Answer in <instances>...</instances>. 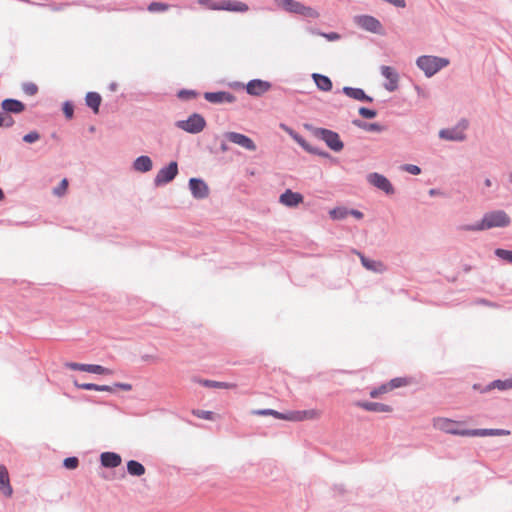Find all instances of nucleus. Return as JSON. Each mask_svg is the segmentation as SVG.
<instances>
[{
  "label": "nucleus",
  "mask_w": 512,
  "mask_h": 512,
  "mask_svg": "<svg viewBox=\"0 0 512 512\" xmlns=\"http://www.w3.org/2000/svg\"><path fill=\"white\" fill-rule=\"evenodd\" d=\"M511 224L510 216L504 210L486 212L482 219L474 224L459 226L462 231H483L492 228H505Z\"/></svg>",
  "instance_id": "obj_1"
},
{
  "label": "nucleus",
  "mask_w": 512,
  "mask_h": 512,
  "mask_svg": "<svg viewBox=\"0 0 512 512\" xmlns=\"http://www.w3.org/2000/svg\"><path fill=\"white\" fill-rule=\"evenodd\" d=\"M304 126L315 138L324 141L332 151L340 152L343 150L344 143L337 132L327 128L315 127L312 124H305Z\"/></svg>",
  "instance_id": "obj_2"
},
{
  "label": "nucleus",
  "mask_w": 512,
  "mask_h": 512,
  "mask_svg": "<svg viewBox=\"0 0 512 512\" xmlns=\"http://www.w3.org/2000/svg\"><path fill=\"white\" fill-rule=\"evenodd\" d=\"M416 65L424 72L426 77L430 78L442 68L448 66L449 59L438 56L422 55L417 58Z\"/></svg>",
  "instance_id": "obj_3"
},
{
  "label": "nucleus",
  "mask_w": 512,
  "mask_h": 512,
  "mask_svg": "<svg viewBox=\"0 0 512 512\" xmlns=\"http://www.w3.org/2000/svg\"><path fill=\"white\" fill-rule=\"evenodd\" d=\"M206 125L207 123L205 118L199 113H192L187 119L178 120L175 123L177 128L190 134H198L202 132Z\"/></svg>",
  "instance_id": "obj_4"
},
{
  "label": "nucleus",
  "mask_w": 512,
  "mask_h": 512,
  "mask_svg": "<svg viewBox=\"0 0 512 512\" xmlns=\"http://www.w3.org/2000/svg\"><path fill=\"white\" fill-rule=\"evenodd\" d=\"M281 128L297 143L299 144L306 152L320 156L322 158H332L331 155L324 150L319 149L318 147H315L311 145L306 139L300 135L298 132H296L291 127L281 124Z\"/></svg>",
  "instance_id": "obj_5"
},
{
  "label": "nucleus",
  "mask_w": 512,
  "mask_h": 512,
  "mask_svg": "<svg viewBox=\"0 0 512 512\" xmlns=\"http://www.w3.org/2000/svg\"><path fill=\"white\" fill-rule=\"evenodd\" d=\"M354 23L362 28L365 31L382 35L384 33L383 31V25L381 22L371 15H356L353 18Z\"/></svg>",
  "instance_id": "obj_6"
},
{
  "label": "nucleus",
  "mask_w": 512,
  "mask_h": 512,
  "mask_svg": "<svg viewBox=\"0 0 512 512\" xmlns=\"http://www.w3.org/2000/svg\"><path fill=\"white\" fill-rule=\"evenodd\" d=\"M179 173L178 163L171 161L168 165L161 168L154 178V185L156 187L164 186L172 182Z\"/></svg>",
  "instance_id": "obj_7"
},
{
  "label": "nucleus",
  "mask_w": 512,
  "mask_h": 512,
  "mask_svg": "<svg viewBox=\"0 0 512 512\" xmlns=\"http://www.w3.org/2000/svg\"><path fill=\"white\" fill-rule=\"evenodd\" d=\"M235 85L245 88L247 94L261 97L272 88V83L262 79H252L246 85L236 82Z\"/></svg>",
  "instance_id": "obj_8"
},
{
  "label": "nucleus",
  "mask_w": 512,
  "mask_h": 512,
  "mask_svg": "<svg viewBox=\"0 0 512 512\" xmlns=\"http://www.w3.org/2000/svg\"><path fill=\"white\" fill-rule=\"evenodd\" d=\"M456 421L448 418L438 417L434 419V427L439 430L457 436H470V429H458L455 427Z\"/></svg>",
  "instance_id": "obj_9"
},
{
  "label": "nucleus",
  "mask_w": 512,
  "mask_h": 512,
  "mask_svg": "<svg viewBox=\"0 0 512 512\" xmlns=\"http://www.w3.org/2000/svg\"><path fill=\"white\" fill-rule=\"evenodd\" d=\"M367 181L370 185L376 187L377 189L383 191L386 195H393L395 193V188L389 179L377 172H372L367 175Z\"/></svg>",
  "instance_id": "obj_10"
},
{
  "label": "nucleus",
  "mask_w": 512,
  "mask_h": 512,
  "mask_svg": "<svg viewBox=\"0 0 512 512\" xmlns=\"http://www.w3.org/2000/svg\"><path fill=\"white\" fill-rule=\"evenodd\" d=\"M212 10H224L229 12L245 13L249 10V6L238 0H221L209 6Z\"/></svg>",
  "instance_id": "obj_11"
},
{
  "label": "nucleus",
  "mask_w": 512,
  "mask_h": 512,
  "mask_svg": "<svg viewBox=\"0 0 512 512\" xmlns=\"http://www.w3.org/2000/svg\"><path fill=\"white\" fill-rule=\"evenodd\" d=\"M188 186L192 196L197 200H203L209 196V186L202 178H190Z\"/></svg>",
  "instance_id": "obj_12"
},
{
  "label": "nucleus",
  "mask_w": 512,
  "mask_h": 512,
  "mask_svg": "<svg viewBox=\"0 0 512 512\" xmlns=\"http://www.w3.org/2000/svg\"><path fill=\"white\" fill-rule=\"evenodd\" d=\"M65 366L71 370L84 371L88 373L98 374V375H110L112 374V370L106 368L104 366L98 364H82L77 362H67Z\"/></svg>",
  "instance_id": "obj_13"
},
{
  "label": "nucleus",
  "mask_w": 512,
  "mask_h": 512,
  "mask_svg": "<svg viewBox=\"0 0 512 512\" xmlns=\"http://www.w3.org/2000/svg\"><path fill=\"white\" fill-rule=\"evenodd\" d=\"M224 137L226 140L234 144H237L248 151H255L257 149V146L254 143V141L244 134L229 131L224 133Z\"/></svg>",
  "instance_id": "obj_14"
},
{
  "label": "nucleus",
  "mask_w": 512,
  "mask_h": 512,
  "mask_svg": "<svg viewBox=\"0 0 512 512\" xmlns=\"http://www.w3.org/2000/svg\"><path fill=\"white\" fill-rule=\"evenodd\" d=\"M203 97L213 104L234 103L236 101L235 95L228 91L205 92Z\"/></svg>",
  "instance_id": "obj_15"
},
{
  "label": "nucleus",
  "mask_w": 512,
  "mask_h": 512,
  "mask_svg": "<svg viewBox=\"0 0 512 512\" xmlns=\"http://www.w3.org/2000/svg\"><path fill=\"white\" fill-rule=\"evenodd\" d=\"M381 74L388 82L384 84V88L389 92H394L398 89L399 74L390 66H381Z\"/></svg>",
  "instance_id": "obj_16"
},
{
  "label": "nucleus",
  "mask_w": 512,
  "mask_h": 512,
  "mask_svg": "<svg viewBox=\"0 0 512 512\" xmlns=\"http://www.w3.org/2000/svg\"><path fill=\"white\" fill-rule=\"evenodd\" d=\"M304 201V197L299 192L286 189L279 198V202L286 207L294 208Z\"/></svg>",
  "instance_id": "obj_17"
},
{
  "label": "nucleus",
  "mask_w": 512,
  "mask_h": 512,
  "mask_svg": "<svg viewBox=\"0 0 512 512\" xmlns=\"http://www.w3.org/2000/svg\"><path fill=\"white\" fill-rule=\"evenodd\" d=\"M319 415L318 411L314 409L310 410H294V411H288L285 412V420L287 421H293V422H300L308 419H315Z\"/></svg>",
  "instance_id": "obj_18"
},
{
  "label": "nucleus",
  "mask_w": 512,
  "mask_h": 512,
  "mask_svg": "<svg viewBox=\"0 0 512 512\" xmlns=\"http://www.w3.org/2000/svg\"><path fill=\"white\" fill-rule=\"evenodd\" d=\"M341 92L345 94L347 97L360 102L371 103L374 100L373 97L367 95L362 88L358 87L344 86Z\"/></svg>",
  "instance_id": "obj_19"
},
{
  "label": "nucleus",
  "mask_w": 512,
  "mask_h": 512,
  "mask_svg": "<svg viewBox=\"0 0 512 512\" xmlns=\"http://www.w3.org/2000/svg\"><path fill=\"white\" fill-rule=\"evenodd\" d=\"M355 405L366 411L375 413H390L393 411V408L390 405L379 402L357 401Z\"/></svg>",
  "instance_id": "obj_20"
},
{
  "label": "nucleus",
  "mask_w": 512,
  "mask_h": 512,
  "mask_svg": "<svg viewBox=\"0 0 512 512\" xmlns=\"http://www.w3.org/2000/svg\"><path fill=\"white\" fill-rule=\"evenodd\" d=\"M1 107L5 113L13 114L22 113L26 108L25 104L22 101L14 98L4 99L1 103Z\"/></svg>",
  "instance_id": "obj_21"
},
{
  "label": "nucleus",
  "mask_w": 512,
  "mask_h": 512,
  "mask_svg": "<svg viewBox=\"0 0 512 512\" xmlns=\"http://www.w3.org/2000/svg\"><path fill=\"white\" fill-rule=\"evenodd\" d=\"M439 138L447 141H464L466 134L459 127L445 128L439 131Z\"/></svg>",
  "instance_id": "obj_22"
},
{
  "label": "nucleus",
  "mask_w": 512,
  "mask_h": 512,
  "mask_svg": "<svg viewBox=\"0 0 512 512\" xmlns=\"http://www.w3.org/2000/svg\"><path fill=\"white\" fill-rule=\"evenodd\" d=\"M122 462L121 456L116 452H102L100 455V463L105 468H116Z\"/></svg>",
  "instance_id": "obj_23"
},
{
  "label": "nucleus",
  "mask_w": 512,
  "mask_h": 512,
  "mask_svg": "<svg viewBox=\"0 0 512 512\" xmlns=\"http://www.w3.org/2000/svg\"><path fill=\"white\" fill-rule=\"evenodd\" d=\"M132 167L137 172L147 173L152 170L153 162L149 156L141 155L133 161Z\"/></svg>",
  "instance_id": "obj_24"
},
{
  "label": "nucleus",
  "mask_w": 512,
  "mask_h": 512,
  "mask_svg": "<svg viewBox=\"0 0 512 512\" xmlns=\"http://www.w3.org/2000/svg\"><path fill=\"white\" fill-rule=\"evenodd\" d=\"M0 491L6 496L11 497L13 494L12 486L10 485L9 474L5 466H0Z\"/></svg>",
  "instance_id": "obj_25"
},
{
  "label": "nucleus",
  "mask_w": 512,
  "mask_h": 512,
  "mask_svg": "<svg viewBox=\"0 0 512 512\" xmlns=\"http://www.w3.org/2000/svg\"><path fill=\"white\" fill-rule=\"evenodd\" d=\"M102 97L98 92H87L85 95V104L89 107L94 114L99 113V109L101 106Z\"/></svg>",
  "instance_id": "obj_26"
},
{
  "label": "nucleus",
  "mask_w": 512,
  "mask_h": 512,
  "mask_svg": "<svg viewBox=\"0 0 512 512\" xmlns=\"http://www.w3.org/2000/svg\"><path fill=\"white\" fill-rule=\"evenodd\" d=\"M510 431L505 429H470V437L502 436L509 435Z\"/></svg>",
  "instance_id": "obj_27"
},
{
  "label": "nucleus",
  "mask_w": 512,
  "mask_h": 512,
  "mask_svg": "<svg viewBox=\"0 0 512 512\" xmlns=\"http://www.w3.org/2000/svg\"><path fill=\"white\" fill-rule=\"evenodd\" d=\"M312 79H313L316 87L321 91L329 92L333 88V83H332L331 79L326 75H323L320 73H313Z\"/></svg>",
  "instance_id": "obj_28"
},
{
  "label": "nucleus",
  "mask_w": 512,
  "mask_h": 512,
  "mask_svg": "<svg viewBox=\"0 0 512 512\" xmlns=\"http://www.w3.org/2000/svg\"><path fill=\"white\" fill-rule=\"evenodd\" d=\"M493 389H499V390H509L512 389V378H508L505 380L497 379L489 384L484 386V389L481 390V393H487Z\"/></svg>",
  "instance_id": "obj_29"
},
{
  "label": "nucleus",
  "mask_w": 512,
  "mask_h": 512,
  "mask_svg": "<svg viewBox=\"0 0 512 512\" xmlns=\"http://www.w3.org/2000/svg\"><path fill=\"white\" fill-rule=\"evenodd\" d=\"M276 4L283 10L293 14H300L303 3L296 0H275Z\"/></svg>",
  "instance_id": "obj_30"
},
{
  "label": "nucleus",
  "mask_w": 512,
  "mask_h": 512,
  "mask_svg": "<svg viewBox=\"0 0 512 512\" xmlns=\"http://www.w3.org/2000/svg\"><path fill=\"white\" fill-rule=\"evenodd\" d=\"M73 384L76 388L82 390H94L100 392H110L113 393V387L110 385H99L95 383H80L78 380L74 379Z\"/></svg>",
  "instance_id": "obj_31"
},
{
  "label": "nucleus",
  "mask_w": 512,
  "mask_h": 512,
  "mask_svg": "<svg viewBox=\"0 0 512 512\" xmlns=\"http://www.w3.org/2000/svg\"><path fill=\"white\" fill-rule=\"evenodd\" d=\"M360 257L362 265L369 271L381 273L384 270V264L380 261H375L367 258L364 254L357 252Z\"/></svg>",
  "instance_id": "obj_32"
},
{
  "label": "nucleus",
  "mask_w": 512,
  "mask_h": 512,
  "mask_svg": "<svg viewBox=\"0 0 512 512\" xmlns=\"http://www.w3.org/2000/svg\"><path fill=\"white\" fill-rule=\"evenodd\" d=\"M195 381L198 382L200 385L208 388L231 389L236 387V385L233 383L220 382L208 379H197Z\"/></svg>",
  "instance_id": "obj_33"
},
{
  "label": "nucleus",
  "mask_w": 512,
  "mask_h": 512,
  "mask_svg": "<svg viewBox=\"0 0 512 512\" xmlns=\"http://www.w3.org/2000/svg\"><path fill=\"white\" fill-rule=\"evenodd\" d=\"M146 469L142 463L136 460H129L127 462V473L131 476L140 477L144 475Z\"/></svg>",
  "instance_id": "obj_34"
},
{
  "label": "nucleus",
  "mask_w": 512,
  "mask_h": 512,
  "mask_svg": "<svg viewBox=\"0 0 512 512\" xmlns=\"http://www.w3.org/2000/svg\"><path fill=\"white\" fill-rule=\"evenodd\" d=\"M252 413L259 416H273L277 419L285 420V413L278 412L274 409H258L253 410Z\"/></svg>",
  "instance_id": "obj_35"
},
{
  "label": "nucleus",
  "mask_w": 512,
  "mask_h": 512,
  "mask_svg": "<svg viewBox=\"0 0 512 512\" xmlns=\"http://www.w3.org/2000/svg\"><path fill=\"white\" fill-rule=\"evenodd\" d=\"M329 215L333 220H343L348 216V208L335 207L332 210H330Z\"/></svg>",
  "instance_id": "obj_36"
},
{
  "label": "nucleus",
  "mask_w": 512,
  "mask_h": 512,
  "mask_svg": "<svg viewBox=\"0 0 512 512\" xmlns=\"http://www.w3.org/2000/svg\"><path fill=\"white\" fill-rule=\"evenodd\" d=\"M170 7L171 5L168 3L154 1L148 5L147 10L151 13L164 12L167 11Z\"/></svg>",
  "instance_id": "obj_37"
},
{
  "label": "nucleus",
  "mask_w": 512,
  "mask_h": 512,
  "mask_svg": "<svg viewBox=\"0 0 512 512\" xmlns=\"http://www.w3.org/2000/svg\"><path fill=\"white\" fill-rule=\"evenodd\" d=\"M494 254L499 259L504 260V261L508 262L509 264H512V250L496 248L494 250Z\"/></svg>",
  "instance_id": "obj_38"
},
{
  "label": "nucleus",
  "mask_w": 512,
  "mask_h": 512,
  "mask_svg": "<svg viewBox=\"0 0 512 512\" xmlns=\"http://www.w3.org/2000/svg\"><path fill=\"white\" fill-rule=\"evenodd\" d=\"M299 15L303 16L305 18H312V19H316L320 16L319 12L316 9H314L310 6H306L304 4L301 8Z\"/></svg>",
  "instance_id": "obj_39"
},
{
  "label": "nucleus",
  "mask_w": 512,
  "mask_h": 512,
  "mask_svg": "<svg viewBox=\"0 0 512 512\" xmlns=\"http://www.w3.org/2000/svg\"><path fill=\"white\" fill-rule=\"evenodd\" d=\"M193 415L200 418V419H205V420H210V421H213L215 420V413L212 412V411H207V410H201V409H194L192 411Z\"/></svg>",
  "instance_id": "obj_40"
},
{
  "label": "nucleus",
  "mask_w": 512,
  "mask_h": 512,
  "mask_svg": "<svg viewBox=\"0 0 512 512\" xmlns=\"http://www.w3.org/2000/svg\"><path fill=\"white\" fill-rule=\"evenodd\" d=\"M62 111L66 119L71 120L74 117V104L72 101H65L62 104Z\"/></svg>",
  "instance_id": "obj_41"
},
{
  "label": "nucleus",
  "mask_w": 512,
  "mask_h": 512,
  "mask_svg": "<svg viewBox=\"0 0 512 512\" xmlns=\"http://www.w3.org/2000/svg\"><path fill=\"white\" fill-rule=\"evenodd\" d=\"M389 385L390 390L406 386L409 381L406 377H396L391 379L389 382H387Z\"/></svg>",
  "instance_id": "obj_42"
},
{
  "label": "nucleus",
  "mask_w": 512,
  "mask_h": 512,
  "mask_svg": "<svg viewBox=\"0 0 512 512\" xmlns=\"http://www.w3.org/2000/svg\"><path fill=\"white\" fill-rule=\"evenodd\" d=\"M389 391L391 390L389 388L388 383H384L379 387L372 389L369 394L371 398H378L380 395L385 394Z\"/></svg>",
  "instance_id": "obj_43"
},
{
  "label": "nucleus",
  "mask_w": 512,
  "mask_h": 512,
  "mask_svg": "<svg viewBox=\"0 0 512 512\" xmlns=\"http://www.w3.org/2000/svg\"><path fill=\"white\" fill-rule=\"evenodd\" d=\"M177 96L181 100H191L198 96V92L195 90L181 89Z\"/></svg>",
  "instance_id": "obj_44"
},
{
  "label": "nucleus",
  "mask_w": 512,
  "mask_h": 512,
  "mask_svg": "<svg viewBox=\"0 0 512 512\" xmlns=\"http://www.w3.org/2000/svg\"><path fill=\"white\" fill-rule=\"evenodd\" d=\"M358 113L364 119H374L377 116L376 110L367 107H360Z\"/></svg>",
  "instance_id": "obj_45"
},
{
  "label": "nucleus",
  "mask_w": 512,
  "mask_h": 512,
  "mask_svg": "<svg viewBox=\"0 0 512 512\" xmlns=\"http://www.w3.org/2000/svg\"><path fill=\"white\" fill-rule=\"evenodd\" d=\"M63 466L68 470H74L79 466V459L75 456L67 457L63 460Z\"/></svg>",
  "instance_id": "obj_46"
},
{
  "label": "nucleus",
  "mask_w": 512,
  "mask_h": 512,
  "mask_svg": "<svg viewBox=\"0 0 512 512\" xmlns=\"http://www.w3.org/2000/svg\"><path fill=\"white\" fill-rule=\"evenodd\" d=\"M386 127L379 124V123H369V122H365V126H364V130L365 131H368V132H376V133H381L383 131H385Z\"/></svg>",
  "instance_id": "obj_47"
},
{
  "label": "nucleus",
  "mask_w": 512,
  "mask_h": 512,
  "mask_svg": "<svg viewBox=\"0 0 512 512\" xmlns=\"http://www.w3.org/2000/svg\"><path fill=\"white\" fill-rule=\"evenodd\" d=\"M7 114L4 111L0 112V127H11L14 125V119Z\"/></svg>",
  "instance_id": "obj_48"
},
{
  "label": "nucleus",
  "mask_w": 512,
  "mask_h": 512,
  "mask_svg": "<svg viewBox=\"0 0 512 512\" xmlns=\"http://www.w3.org/2000/svg\"><path fill=\"white\" fill-rule=\"evenodd\" d=\"M22 89H23L25 94L31 95V96L35 95L38 92L37 85L35 83H32V82L23 83Z\"/></svg>",
  "instance_id": "obj_49"
},
{
  "label": "nucleus",
  "mask_w": 512,
  "mask_h": 512,
  "mask_svg": "<svg viewBox=\"0 0 512 512\" xmlns=\"http://www.w3.org/2000/svg\"><path fill=\"white\" fill-rule=\"evenodd\" d=\"M40 137H41L40 133L38 131L34 130V131H30L29 133L25 134L23 136V141L25 143L31 144V143L38 141L40 139Z\"/></svg>",
  "instance_id": "obj_50"
},
{
  "label": "nucleus",
  "mask_w": 512,
  "mask_h": 512,
  "mask_svg": "<svg viewBox=\"0 0 512 512\" xmlns=\"http://www.w3.org/2000/svg\"><path fill=\"white\" fill-rule=\"evenodd\" d=\"M68 187V180L66 178L62 179L57 187L54 188L53 193L57 196H62Z\"/></svg>",
  "instance_id": "obj_51"
},
{
  "label": "nucleus",
  "mask_w": 512,
  "mask_h": 512,
  "mask_svg": "<svg viewBox=\"0 0 512 512\" xmlns=\"http://www.w3.org/2000/svg\"><path fill=\"white\" fill-rule=\"evenodd\" d=\"M401 169L405 172L412 174V175L421 174V168L414 164H404L401 166Z\"/></svg>",
  "instance_id": "obj_52"
},
{
  "label": "nucleus",
  "mask_w": 512,
  "mask_h": 512,
  "mask_svg": "<svg viewBox=\"0 0 512 512\" xmlns=\"http://www.w3.org/2000/svg\"><path fill=\"white\" fill-rule=\"evenodd\" d=\"M321 37H324L325 39H327L328 41H338L341 39V35L337 32H323L321 34Z\"/></svg>",
  "instance_id": "obj_53"
},
{
  "label": "nucleus",
  "mask_w": 512,
  "mask_h": 512,
  "mask_svg": "<svg viewBox=\"0 0 512 512\" xmlns=\"http://www.w3.org/2000/svg\"><path fill=\"white\" fill-rule=\"evenodd\" d=\"M110 387H113V393L116 391V389H121L124 391H131L132 385L129 383H122V382H115L113 385H110Z\"/></svg>",
  "instance_id": "obj_54"
},
{
  "label": "nucleus",
  "mask_w": 512,
  "mask_h": 512,
  "mask_svg": "<svg viewBox=\"0 0 512 512\" xmlns=\"http://www.w3.org/2000/svg\"><path fill=\"white\" fill-rule=\"evenodd\" d=\"M348 215H352L356 219H362L364 217V214L357 209H348Z\"/></svg>",
  "instance_id": "obj_55"
},
{
  "label": "nucleus",
  "mask_w": 512,
  "mask_h": 512,
  "mask_svg": "<svg viewBox=\"0 0 512 512\" xmlns=\"http://www.w3.org/2000/svg\"><path fill=\"white\" fill-rule=\"evenodd\" d=\"M469 126V122L467 119L465 118H462L455 127H459V129H461L462 132H464V130H466Z\"/></svg>",
  "instance_id": "obj_56"
},
{
  "label": "nucleus",
  "mask_w": 512,
  "mask_h": 512,
  "mask_svg": "<svg viewBox=\"0 0 512 512\" xmlns=\"http://www.w3.org/2000/svg\"><path fill=\"white\" fill-rule=\"evenodd\" d=\"M306 31L312 35H317V36H321V34L323 33L321 30L311 27V26L307 27Z\"/></svg>",
  "instance_id": "obj_57"
},
{
  "label": "nucleus",
  "mask_w": 512,
  "mask_h": 512,
  "mask_svg": "<svg viewBox=\"0 0 512 512\" xmlns=\"http://www.w3.org/2000/svg\"><path fill=\"white\" fill-rule=\"evenodd\" d=\"M428 194L430 196H443L444 193L440 190V189H437V188H431L429 191H428Z\"/></svg>",
  "instance_id": "obj_58"
},
{
  "label": "nucleus",
  "mask_w": 512,
  "mask_h": 512,
  "mask_svg": "<svg viewBox=\"0 0 512 512\" xmlns=\"http://www.w3.org/2000/svg\"><path fill=\"white\" fill-rule=\"evenodd\" d=\"M365 122L366 121H363L361 119H353L352 120V124L362 130H364V126H365Z\"/></svg>",
  "instance_id": "obj_59"
},
{
  "label": "nucleus",
  "mask_w": 512,
  "mask_h": 512,
  "mask_svg": "<svg viewBox=\"0 0 512 512\" xmlns=\"http://www.w3.org/2000/svg\"><path fill=\"white\" fill-rule=\"evenodd\" d=\"M333 489L341 495L346 492V489L343 484H336L334 485Z\"/></svg>",
  "instance_id": "obj_60"
},
{
  "label": "nucleus",
  "mask_w": 512,
  "mask_h": 512,
  "mask_svg": "<svg viewBox=\"0 0 512 512\" xmlns=\"http://www.w3.org/2000/svg\"><path fill=\"white\" fill-rule=\"evenodd\" d=\"M229 150V146L227 145V143L225 141H221L220 143V151L225 153Z\"/></svg>",
  "instance_id": "obj_61"
},
{
  "label": "nucleus",
  "mask_w": 512,
  "mask_h": 512,
  "mask_svg": "<svg viewBox=\"0 0 512 512\" xmlns=\"http://www.w3.org/2000/svg\"><path fill=\"white\" fill-rule=\"evenodd\" d=\"M117 88H118V84H117L116 82H111V83L109 84V90H110V91H113V92H114V91H116V90H117Z\"/></svg>",
  "instance_id": "obj_62"
},
{
  "label": "nucleus",
  "mask_w": 512,
  "mask_h": 512,
  "mask_svg": "<svg viewBox=\"0 0 512 512\" xmlns=\"http://www.w3.org/2000/svg\"><path fill=\"white\" fill-rule=\"evenodd\" d=\"M473 389H474V390H477V391H479V392L481 393V390H483V389H484V386H482V385H481V384H479V383H476V384H474V385H473Z\"/></svg>",
  "instance_id": "obj_63"
},
{
  "label": "nucleus",
  "mask_w": 512,
  "mask_h": 512,
  "mask_svg": "<svg viewBox=\"0 0 512 512\" xmlns=\"http://www.w3.org/2000/svg\"><path fill=\"white\" fill-rule=\"evenodd\" d=\"M154 357L152 355H148V354H145L142 356V360L143 361H150V360H153Z\"/></svg>",
  "instance_id": "obj_64"
}]
</instances>
